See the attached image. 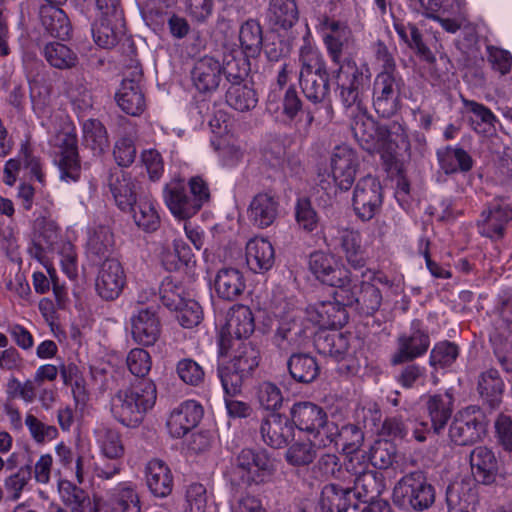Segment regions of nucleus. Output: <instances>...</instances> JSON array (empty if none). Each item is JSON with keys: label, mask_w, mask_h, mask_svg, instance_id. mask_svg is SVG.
I'll use <instances>...</instances> for the list:
<instances>
[{"label": "nucleus", "mask_w": 512, "mask_h": 512, "mask_svg": "<svg viewBox=\"0 0 512 512\" xmlns=\"http://www.w3.org/2000/svg\"><path fill=\"white\" fill-rule=\"evenodd\" d=\"M382 202V186L376 177L367 175L357 181L353 191L352 205L355 214L361 220H371L380 211Z\"/></svg>", "instance_id": "4468645a"}, {"label": "nucleus", "mask_w": 512, "mask_h": 512, "mask_svg": "<svg viewBox=\"0 0 512 512\" xmlns=\"http://www.w3.org/2000/svg\"><path fill=\"white\" fill-rule=\"evenodd\" d=\"M449 512H471L475 508L474 494L463 483H452L446 490Z\"/></svg>", "instance_id": "8fccbe9b"}, {"label": "nucleus", "mask_w": 512, "mask_h": 512, "mask_svg": "<svg viewBox=\"0 0 512 512\" xmlns=\"http://www.w3.org/2000/svg\"><path fill=\"white\" fill-rule=\"evenodd\" d=\"M91 32L94 42L99 47L113 48L125 34L124 15L119 12L110 15L100 14L92 25Z\"/></svg>", "instance_id": "5701e85b"}, {"label": "nucleus", "mask_w": 512, "mask_h": 512, "mask_svg": "<svg viewBox=\"0 0 512 512\" xmlns=\"http://www.w3.org/2000/svg\"><path fill=\"white\" fill-rule=\"evenodd\" d=\"M299 83L305 97L314 104L324 102L330 92L327 67L322 55L311 47L300 50Z\"/></svg>", "instance_id": "20e7f679"}, {"label": "nucleus", "mask_w": 512, "mask_h": 512, "mask_svg": "<svg viewBox=\"0 0 512 512\" xmlns=\"http://www.w3.org/2000/svg\"><path fill=\"white\" fill-rule=\"evenodd\" d=\"M336 299L360 314L372 315L382 303V294L378 287L366 280H350L341 289H336Z\"/></svg>", "instance_id": "9d476101"}, {"label": "nucleus", "mask_w": 512, "mask_h": 512, "mask_svg": "<svg viewBox=\"0 0 512 512\" xmlns=\"http://www.w3.org/2000/svg\"><path fill=\"white\" fill-rule=\"evenodd\" d=\"M156 395L155 384L151 380L142 379L128 388L118 390L112 396L111 413L124 426L136 427L154 406Z\"/></svg>", "instance_id": "f03ea898"}, {"label": "nucleus", "mask_w": 512, "mask_h": 512, "mask_svg": "<svg viewBox=\"0 0 512 512\" xmlns=\"http://www.w3.org/2000/svg\"><path fill=\"white\" fill-rule=\"evenodd\" d=\"M396 457V447L388 440H377L369 451L371 464L378 469L389 468Z\"/></svg>", "instance_id": "bf43d9fd"}, {"label": "nucleus", "mask_w": 512, "mask_h": 512, "mask_svg": "<svg viewBox=\"0 0 512 512\" xmlns=\"http://www.w3.org/2000/svg\"><path fill=\"white\" fill-rule=\"evenodd\" d=\"M360 165L357 152L348 145L336 146L330 156L331 175L335 184L347 191L354 183Z\"/></svg>", "instance_id": "a211bd4d"}, {"label": "nucleus", "mask_w": 512, "mask_h": 512, "mask_svg": "<svg viewBox=\"0 0 512 512\" xmlns=\"http://www.w3.org/2000/svg\"><path fill=\"white\" fill-rule=\"evenodd\" d=\"M204 414L203 407L195 400H186L172 410L167 428L174 438H181L194 429Z\"/></svg>", "instance_id": "4be33fe9"}, {"label": "nucleus", "mask_w": 512, "mask_h": 512, "mask_svg": "<svg viewBox=\"0 0 512 512\" xmlns=\"http://www.w3.org/2000/svg\"><path fill=\"white\" fill-rule=\"evenodd\" d=\"M83 143L94 154L100 155L109 147L106 128L96 119H88L83 123Z\"/></svg>", "instance_id": "09e8293b"}, {"label": "nucleus", "mask_w": 512, "mask_h": 512, "mask_svg": "<svg viewBox=\"0 0 512 512\" xmlns=\"http://www.w3.org/2000/svg\"><path fill=\"white\" fill-rule=\"evenodd\" d=\"M430 346V337L427 330L419 320H413L408 333L398 337L397 352L391 362L394 365L410 362L424 355Z\"/></svg>", "instance_id": "f3484780"}, {"label": "nucleus", "mask_w": 512, "mask_h": 512, "mask_svg": "<svg viewBox=\"0 0 512 512\" xmlns=\"http://www.w3.org/2000/svg\"><path fill=\"white\" fill-rule=\"evenodd\" d=\"M108 186L121 210L127 211L136 204L139 185L129 174L119 169L111 171L108 177Z\"/></svg>", "instance_id": "bb28decb"}, {"label": "nucleus", "mask_w": 512, "mask_h": 512, "mask_svg": "<svg viewBox=\"0 0 512 512\" xmlns=\"http://www.w3.org/2000/svg\"><path fill=\"white\" fill-rule=\"evenodd\" d=\"M309 268L319 281L336 289L358 278L356 273L346 269L333 255L320 251L310 255Z\"/></svg>", "instance_id": "2eb2a0df"}, {"label": "nucleus", "mask_w": 512, "mask_h": 512, "mask_svg": "<svg viewBox=\"0 0 512 512\" xmlns=\"http://www.w3.org/2000/svg\"><path fill=\"white\" fill-rule=\"evenodd\" d=\"M295 218L298 226L306 232H312L318 226V215L308 198L304 197L297 200Z\"/></svg>", "instance_id": "0e129e2a"}, {"label": "nucleus", "mask_w": 512, "mask_h": 512, "mask_svg": "<svg viewBox=\"0 0 512 512\" xmlns=\"http://www.w3.org/2000/svg\"><path fill=\"white\" fill-rule=\"evenodd\" d=\"M42 54L50 66L60 70L72 69L79 62L77 53L61 42L45 44Z\"/></svg>", "instance_id": "a18cd8bd"}, {"label": "nucleus", "mask_w": 512, "mask_h": 512, "mask_svg": "<svg viewBox=\"0 0 512 512\" xmlns=\"http://www.w3.org/2000/svg\"><path fill=\"white\" fill-rule=\"evenodd\" d=\"M163 198L172 215L186 220L197 214L210 199L207 183L199 176L192 177L188 186L181 180L167 183L163 190Z\"/></svg>", "instance_id": "7ed1b4c3"}, {"label": "nucleus", "mask_w": 512, "mask_h": 512, "mask_svg": "<svg viewBox=\"0 0 512 512\" xmlns=\"http://www.w3.org/2000/svg\"><path fill=\"white\" fill-rule=\"evenodd\" d=\"M255 329L254 317L248 306L235 305L229 309L226 324L219 335V352L225 355L239 344L242 339L248 338Z\"/></svg>", "instance_id": "9b49d317"}, {"label": "nucleus", "mask_w": 512, "mask_h": 512, "mask_svg": "<svg viewBox=\"0 0 512 512\" xmlns=\"http://www.w3.org/2000/svg\"><path fill=\"white\" fill-rule=\"evenodd\" d=\"M31 437L37 443H45L55 439L58 436V430L53 425H47L39 420L35 415L28 413L25 417Z\"/></svg>", "instance_id": "69168bd1"}, {"label": "nucleus", "mask_w": 512, "mask_h": 512, "mask_svg": "<svg viewBox=\"0 0 512 512\" xmlns=\"http://www.w3.org/2000/svg\"><path fill=\"white\" fill-rule=\"evenodd\" d=\"M268 17L275 29L292 28L299 18L295 0H270Z\"/></svg>", "instance_id": "79ce46f5"}, {"label": "nucleus", "mask_w": 512, "mask_h": 512, "mask_svg": "<svg viewBox=\"0 0 512 512\" xmlns=\"http://www.w3.org/2000/svg\"><path fill=\"white\" fill-rule=\"evenodd\" d=\"M358 506L351 487L326 484L319 499L320 512H356Z\"/></svg>", "instance_id": "393cba45"}, {"label": "nucleus", "mask_w": 512, "mask_h": 512, "mask_svg": "<svg viewBox=\"0 0 512 512\" xmlns=\"http://www.w3.org/2000/svg\"><path fill=\"white\" fill-rule=\"evenodd\" d=\"M336 432L333 435H326L324 441H320V446L326 447L332 443L341 445L346 454L357 452L364 442V432L356 424H346L339 429L335 423Z\"/></svg>", "instance_id": "e433bc0d"}, {"label": "nucleus", "mask_w": 512, "mask_h": 512, "mask_svg": "<svg viewBox=\"0 0 512 512\" xmlns=\"http://www.w3.org/2000/svg\"><path fill=\"white\" fill-rule=\"evenodd\" d=\"M274 472V464L264 450L243 449L231 468V481L250 486L264 483Z\"/></svg>", "instance_id": "0eeeda50"}, {"label": "nucleus", "mask_w": 512, "mask_h": 512, "mask_svg": "<svg viewBox=\"0 0 512 512\" xmlns=\"http://www.w3.org/2000/svg\"><path fill=\"white\" fill-rule=\"evenodd\" d=\"M190 79L199 93L212 94L222 81V64L212 56H203L193 63Z\"/></svg>", "instance_id": "412c9836"}, {"label": "nucleus", "mask_w": 512, "mask_h": 512, "mask_svg": "<svg viewBox=\"0 0 512 512\" xmlns=\"http://www.w3.org/2000/svg\"><path fill=\"white\" fill-rule=\"evenodd\" d=\"M249 57L243 53L238 55H228L222 64V75H225L226 80L231 84L246 83V78L250 72Z\"/></svg>", "instance_id": "603ef678"}, {"label": "nucleus", "mask_w": 512, "mask_h": 512, "mask_svg": "<svg viewBox=\"0 0 512 512\" xmlns=\"http://www.w3.org/2000/svg\"><path fill=\"white\" fill-rule=\"evenodd\" d=\"M318 29L331 61L338 66L334 77L343 105L359 104L369 88L371 73L366 65L358 66L353 59L345 57L354 46L351 29L345 22L328 16L319 18Z\"/></svg>", "instance_id": "f257e3e1"}, {"label": "nucleus", "mask_w": 512, "mask_h": 512, "mask_svg": "<svg viewBox=\"0 0 512 512\" xmlns=\"http://www.w3.org/2000/svg\"><path fill=\"white\" fill-rule=\"evenodd\" d=\"M279 325L274 335L275 345L282 351L299 348L306 337L304 312L284 298L274 300V311Z\"/></svg>", "instance_id": "39448f33"}, {"label": "nucleus", "mask_w": 512, "mask_h": 512, "mask_svg": "<svg viewBox=\"0 0 512 512\" xmlns=\"http://www.w3.org/2000/svg\"><path fill=\"white\" fill-rule=\"evenodd\" d=\"M453 399L451 395H433L427 401V410L431 419L430 429L439 434L446 426L452 415Z\"/></svg>", "instance_id": "37998d69"}, {"label": "nucleus", "mask_w": 512, "mask_h": 512, "mask_svg": "<svg viewBox=\"0 0 512 512\" xmlns=\"http://www.w3.org/2000/svg\"><path fill=\"white\" fill-rule=\"evenodd\" d=\"M464 105L471 113L469 122L477 133L486 134L494 130L496 117L488 107L473 100H464Z\"/></svg>", "instance_id": "3c124183"}, {"label": "nucleus", "mask_w": 512, "mask_h": 512, "mask_svg": "<svg viewBox=\"0 0 512 512\" xmlns=\"http://www.w3.org/2000/svg\"><path fill=\"white\" fill-rule=\"evenodd\" d=\"M404 87L401 75L378 73L373 82L372 101L376 113L389 118L400 106V95Z\"/></svg>", "instance_id": "f8f14e48"}, {"label": "nucleus", "mask_w": 512, "mask_h": 512, "mask_svg": "<svg viewBox=\"0 0 512 512\" xmlns=\"http://www.w3.org/2000/svg\"><path fill=\"white\" fill-rule=\"evenodd\" d=\"M384 489L383 475L373 470L360 473L354 480V486L351 487L355 495V501L359 500L364 503L378 499Z\"/></svg>", "instance_id": "58836bf2"}, {"label": "nucleus", "mask_w": 512, "mask_h": 512, "mask_svg": "<svg viewBox=\"0 0 512 512\" xmlns=\"http://www.w3.org/2000/svg\"><path fill=\"white\" fill-rule=\"evenodd\" d=\"M246 283L243 273L233 267H223L217 271L213 288L217 296L226 301H234L245 290Z\"/></svg>", "instance_id": "c756f323"}, {"label": "nucleus", "mask_w": 512, "mask_h": 512, "mask_svg": "<svg viewBox=\"0 0 512 512\" xmlns=\"http://www.w3.org/2000/svg\"><path fill=\"white\" fill-rule=\"evenodd\" d=\"M133 213V219L136 225L147 232L158 229L160 217L151 201L140 199L139 202L127 209Z\"/></svg>", "instance_id": "864d4df0"}, {"label": "nucleus", "mask_w": 512, "mask_h": 512, "mask_svg": "<svg viewBox=\"0 0 512 512\" xmlns=\"http://www.w3.org/2000/svg\"><path fill=\"white\" fill-rule=\"evenodd\" d=\"M503 387V381L496 369L491 368L480 374L477 389L481 398L491 408H495L500 403Z\"/></svg>", "instance_id": "de8ad7c7"}, {"label": "nucleus", "mask_w": 512, "mask_h": 512, "mask_svg": "<svg viewBox=\"0 0 512 512\" xmlns=\"http://www.w3.org/2000/svg\"><path fill=\"white\" fill-rule=\"evenodd\" d=\"M185 291L181 285L175 284L171 279L166 278L160 286V299L164 306L170 310L183 307L187 300Z\"/></svg>", "instance_id": "680f3d73"}, {"label": "nucleus", "mask_w": 512, "mask_h": 512, "mask_svg": "<svg viewBox=\"0 0 512 512\" xmlns=\"http://www.w3.org/2000/svg\"><path fill=\"white\" fill-rule=\"evenodd\" d=\"M60 140L61 150L57 160L60 178L65 181H77L80 176V163L76 136L65 133Z\"/></svg>", "instance_id": "2f4dec72"}, {"label": "nucleus", "mask_w": 512, "mask_h": 512, "mask_svg": "<svg viewBox=\"0 0 512 512\" xmlns=\"http://www.w3.org/2000/svg\"><path fill=\"white\" fill-rule=\"evenodd\" d=\"M146 485L149 491L159 498H165L173 490V476L167 464L159 459L148 462L145 469Z\"/></svg>", "instance_id": "7c9ffc66"}, {"label": "nucleus", "mask_w": 512, "mask_h": 512, "mask_svg": "<svg viewBox=\"0 0 512 512\" xmlns=\"http://www.w3.org/2000/svg\"><path fill=\"white\" fill-rule=\"evenodd\" d=\"M459 355L458 346L449 341L437 343L430 353V365L445 368L450 366Z\"/></svg>", "instance_id": "e2e57ef3"}, {"label": "nucleus", "mask_w": 512, "mask_h": 512, "mask_svg": "<svg viewBox=\"0 0 512 512\" xmlns=\"http://www.w3.org/2000/svg\"><path fill=\"white\" fill-rule=\"evenodd\" d=\"M395 503L410 506L414 510H425L435 501L434 487L427 482L421 471H415L402 477L393 489Z\"/></svg>", "instance_id": "1a4fd4ad"}, {"label": "nucleus", "mask_w": 512, "mask_h": 512, "mask_svg": "<svg viewBox=\"0 0 512 512\" xmlns=\"http://www.w3.org/2000/svg\"><path fill=\"white\" fill-rule=\"evenodd\" d=\"M233 369L249 377L258 366V351L250 344L239 343L233 358L228 362Z\"/></svg>", "instance_id": "5fc2aeb1"}, {"label": "nucleus", "mask_w": 512, "mask_h": 512, "mask_svg": "<svg viewBox=\"0 0 512 512\" xmlns=\"http://www.w3.org/2000/svg\"><path fill=\"white\" fill-rule=\"evenodd\" d=\"M141 78L140 71L135 72L133 78H124L116 93L117 104L131 116H138L145 109V98L140 86Z\"/></svg>", "instance_id": "a878e982"}, {"label": "nucleus", "mask_w": 512, "mask_h": 512, "mask_svg": "<svg viewBox=\"0 0 512 512\" xmlns=\"http://www.w3.org/2000/svg\"><path fill=\"white\" fill-rule=\"evenodd\" d=\"M218 376L220 378L222 387L226 395H236L241 391V387L246 378V375H242L236 369H233L228 363L219 365Z\"/></svg>", "instance_id": "338daca9"}, {"label": "nucleus", "mask_w": 512, "mask_h": 512, "mask_svg": "<svg viewBox=\"0 0 512 512\" xmlns=\"http://www.w3.org/2000/svg\"><path fill=\"white\" fill-rule=\"evenodd\" d=\"M316 457L317 450L311 441L295 442L285 452L286 461L295 467L308 466Z\"/></svg>", "instance_id": "4d7b16f0"}, {"label": "nucleus", "mask_w": 512, "mask_h": 512, "mask_svg": "<svg viewBox=\"0 0 512 512\" xmlns=\"http://www.w3.org/2000/svg\"><path fill=\"white\" fill-rule=\"evenodd\" d=\"M31 474L32 466L27 464L5 478L4 490L8 500L17 501L21 497L23 490L29 484Z\"/></svg>", "instance_id": "13d9d810"}, {"label": "nucleus", "mask_w": 512, "mask_h": 512, "mask_svg": "<svg viewBox=\"0 0 512 512\" xmlns=\"http://www.w3.org/2000/svg\"><path fill=\"white\" fill-rule=\"evenodd\" d=\"M486 428L487 421L480 410L468 407L454 417L449 428V437L457 445H471L485 436Z\"/></svg>", "instance_id": "ddd939ff"}, {"label": "nucleus", "mask_w": 512, "mask_h": 512, "mask_svg": "<svg viewBox=\"0 0 512 512\" xmlns=\"http://www.w3.org/2000/svg\"><path fill=\"white\" fill-rule=\"evenodd\" d=\"M363 95L361 96V98ZM361 103L346 108L355 107L358 113L353 117L351 130L355 140L363 150L369 153H391L394 144L391 139V132L385 125H380L366 113L361 112Z\"/></svg>", "instance_id": "423d86ee"}, {"label": "nucleus", "mask_w": 512, "mask_h": 512, "mask_svg": "<svg viewBox=\"0 0 512 512\" xmlns=\"http://www.w3.org/2000/svg\"><path fill=\"white\" fill-rule=\"evenodd\" d=\"M512 221V203L500 198L491 202L477 220L479 233L491 240L504 238L508 224Z\"/></svg>", "instance_id": "dca6fc26"}, {"label": "nucleus", "mask_w": 512, "mask_h": 512, "mask_svg": "<svg viewBox=\"0 0 512 512\" xmlns=\"http://www.w3.org/2000/svg\"><path fill=\"white\" fill-rule=\"evenodd\" d=\"M292 425L309 435H312L318 444L324 441L326 435H333L335 422L328 419L323 407L309 401L296 402L290 408Z\"/></svg>", "instance_id": "6e6552de"}, {"label": "nucleus", "mask_w": 512, "mask_h": 512, "mask_svg": "<svg viewBox=\"0 0 512 512\" xmlns=\"http://www.w3.org/2000/svg\"><path fill=\"white\" fill-rule=\"evenodd\" d=\"M39 18L42 27L50 36L62 40L69 37L72 26L60 6L42 5L39 9Z\"/></svg>", "instance_id": "f704fd0d"}, {"label": "nucleus", "mask_w": 512, "mask_h": 512, "mask_svg": "<svg viewBox=\"0 0 512 512\" xmlns=\"http://www.w3.org/2000/svg\"><path fill=\"white\" fill-rule=\"evenodd\" d=\"M288 372L293 380L302 384L312 383L320 373L316 358L308 353H293L287 360Z\"/></svg>", "instance_id": "4c0bfd02"}, {"label": "nucleus", "mask_w": 512, "mask_h": 512, "mask_svg": "<svg viewBox=\"0 0 512 512\" xmlns=\"http://www.w3.org/2000/svg\"><path fill=\"white\" fill-rule=\"evenodd\" d=\"M280 202L276 193L263 191L256 194L249 205L248 217L258 228L271 226L279 215Z\"/></svg>", "instance_id": "b1692460"}, {"label": "nucleus", "mask_w": 512, "mask_h": 512, "mask_svg": "<svg viewBox=\"0 0 512 512\" xmlns=\"http://www.w3.org/2000/svg\"><path fill=\"white\" fill-rule=\"evenodd\" d=\"M287 418L278 413H272L261 424V435L264 442L273 447L285 446L294 435V428Z\"/></svg>", "instance_id": "c85d7f7f"}, {"label": "nucleus", "mask_w": 512, "mask_h": 512, "mask_svg": "<svg viewBox=\"0 0 512 512\" xmlns=\"http://www.w3.org/2000/svg\"><path fill=\"white\" fill-rule=\"evenodd\" d=\"M470 465L476 481L486 485L494 482L498 463L492 450L484 446L474 448L470 453Z\"/></svg>", "instance_id": "72a5a7b5"}, {"label": "nucleus", "mask_w": 512, "mask_h": 512, "mask_svg": "<svg viewBox=\"0 0 512 512\" xmlns=\"http://www.w3.org/2000/svg\"><path fill=\"white\" fill-rule=\"evenodd\" d=\"M347 305L334 297V301L317 303L309 311L310 320L325 329H337L348 322Z\"/></svg>", "instance_id": "cd10ccee"}, {"label": "nucleus", "mask_w": 512, "mask_h": 512, "mask_svg": "<svg viewBox=\"0 0 512 512\" xmlns=\"http://www.w3.org/2000/svg\"><path fill=\"white\" fill-rule=\"evenodd\" d=\"M113 247V234L108 227L104 226L98 227L88 241L90 253L99 258L108 256Z\"/></svg>", "instance_id": "052dcab7"}, {"label": "nucleus", "mask_w": 512, "mask_h": 512, "mask_svg": "<svg viewBox=\"0 0 512 512\" xmlns=\"http://www.w3.org/2000/svg\"><path fill=\"white\" fill-rule=\"evenodd\" d=\"M126 283V275L121 263L116 259H106L100 266L95 289L97 294L106 301L119 297Z\"/></svg>", "instance_id": "6ab92c4d"}, {"label": "nucleus", "mask_w": 512, "mask_h": 512, "mask_svg": "<svg viewBox=\"0 0 512 512\" xmlns=\"http://www.w3.org/2000/svg\"><path fill=\"white\" fill-rule=\"evenodd\" d=\"M437 157L445 174L469 172L474 164L470 154L460 146H447L437 152Z\"/></svg>", "instance_id": "a19ab883"}, {"label": "nucleus", "mask_w": 512, "mask_h": 512, "mask_svg": "<svg viewBox=\"0 0 512 512\" xmlns=\"http://www.w3.org/2000/svg\"><path fill=\"white\" fill-rule=\"evenodd\" d=\"M126 362L129 371L141 378H144L149 373L152 366L150 354L142 348L132 349L127 355Z\"/></svg>", "instance_id": "774afa93"}, {"label": "nucleus", "mask_w": 512, "mask_h": 512, "mask_svg": "<svg viewBox=\"0 0 512 512\" xmlns=\"http://www.w3.org/2000/svg\"><path fill=\"white\" fill-rule=\"evenodd\" d=\"M239 42L246 57H257L263 46V32L260 24L253 19L245 21L239 29Z\"/></svg>", "instance_id": "49530a36"}, {"label": "nucleus", "mask_w": 512, "mask_h": 512, "mask_svg": "<svg viewBox=\"0 0 512 512\" xmlns=\"http://www.w3.org/2000/svg\"><path fill=\"white\" fill-rule=\"evenodd\" d=\"M246 262L254 273L270 270L275 262V252L270 241L264 238L251 239L246 245Z\"/></svg>", "instance_id": "473e14b6"}, {"label": "nucleus", "mask_w": 512, "mask_h": 512, "mask_svg": "<svg viewBox=\"0 0 512 512\" xmlns=\"http://www.w3.org/2000/svg\"><path fill=\"white\" fill-rule=\"evenodd\" d=\"M314 345L320 354L336 361L344 360L349 356L348 338L340 332H321L316 335Z\"/></svg>", "instance_id": "ea45409f"}, {"label": "nucleus", "mask_w": 512, "mask_h": 512, "mask_svg": "<svg viewBox=\"0 0 512 512\" xmlns=\"http://www.w3.org/2000/svg\"><path fill=\"white\" fill-rule=\"evenodd\" d=\"M225 98L226 103L239 112L250 111L258 103L257 92L248 82L229 85Z\"/></svg>", "instance_id": "c03bdc74"}, {"label": "nucleus", "mask_w": 512, "mask_h": 512, "mask_svg": "<svg viewBox=\"0 0 512 512\" xmlns=\"http://www.w3.org/2000/svg\"><path fill=\"white\" fill-rule=\"evenodd\" d=\"M59 493L70 512H99L98 503L89 494L70 481L59 483Z\"/></svg>", "instance_id": "c9c22d12"}, {"label": "nucleus", "mask_w": 512, "mask_h": 512, "mask_svg": "<svg viewBox=\"0 0 512 512\" xmlns=\"http://www.w3.org/2000/svg\"><path fill=\"white\" fill-rule=\"evenodd\" d=\"M58 226L52 220L45 218L37 219L35 222V246L41 251H47L54 248L58 242Z\"/></svg>", "instance_id": "6e6d98bb"}, {"label": "nucleus", "mask_w": 512, "mask_h": 512, "mask_svg": "<svg viewBox=\"0 0 512 512\" xmlns=\"http://www.w3.org/2000/svg\"><path fill=\"white\" fill-rule=\"evenodd\" d=\"M133 340L143 346L154 345L161 333V324L157 316V307L140 308L130 318Z\"/></svg>", "instance_id": "aec40b11"}]
</instances>
